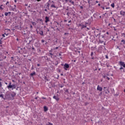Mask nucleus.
Instances as JSON below:
<instances>
[{"label":"nucleus","mask_w":125,"mask_h":125,"mask_svg":"<svg viewBox=\"0 0 125 125\" xmlns=\"http://www.w3.org/2000/svg\"><path fill=\"white\" fill-rule=\"evenodd\" d=\"M72 1H72V0H69V2H70V3H71Z\"/></svg>","instance_id":"48"},{"label":"nucleus","mask_w":125,"mask_h":125,"mask_svg":"<svg viewBox=\"0 0 125 125\" xmlns=\"http://www.w3.org/2000/svg\"><path fill=\"white\" fill-rule=\"evenodd\" d=\"M40 35H41V36H43V31H42V30H41L39 32Z\"/></svg>","instance_id":"16"},{"label":"nucleus","mask_w":125,"mask_h":125,"mask_svg":"<svg viewBox=\"0 0 125 125\" xmlns=\"http://www.w3.org/2000/svg\"><path fill=\"white\" fill-rule=\"evenodd\" d=\"M80 8H81V9H83V6H80Z\"/></svg>","instance_id":"40"},{"label":"nucleus","mask_w":125,"mask_h":125,"mask_svg":"<svg viewBox=\"0 0 125 125\" xmlns=\"http://www.w3.org/2000/svg\"><path fill=\"white\" fill-rule=\"evenodd\" d=\"M41 42H42V43L44 42V40H42L41 41Z\"/></svg>","instance_id":"33"},{"label":"nucleus","mask_w":125,"mask_h":125,"mask_svg":"<svg viewBox=\"0 0 125 125\" xmlns=\"http://www.w3.org/2000/svg\"><path fill=\"white\" fill-rule=\"evenodd\" d=\"M32 49H33V50H36L35 49V48L34 47V46L32 47Z\"/></svg>","instance_id":"42"},{"label":"nucleus","mask_w":125,"mask_h":125,"mask_svg":"<svg viewBox=\"0 0 125 125\" xmlns=\"http://www.w3.org/2000/svg\"><path fill=\"white\" fill-rule=\"evenodd\" d=\"M104 79H106V78H107V76H104Z\"/></svg>","instance_id":"44"},{"label":"nucleus","mask_w":125,"mask_h":125,"mask_svg":"<svg viewBox=\"0 0 125 125\" xmlns=\"http://www.w3.org/2000/svg\"><path fill=\"white\" fill-rule=\"evenodd\" d=\"M42 99H46V98H44V97H42Z\"/></svg>","instance_id":"55"},{"label":"nucleus","mask_w":125,"mask_h":125,"mask_svg":"<svg viewBox=\"0 0 125 125\" xmlns=\"http://www.w3.org/2000/svg\"><path fill=\"white\" fill-rule=\"evenodd\" d=\"M59 56H61V53H59Z\"/></svg>","instance_id":"53"},{"label":"nucleus","mask_w":125,"mask_h":125,"mask_svg":"<svg viewBox=\"0 0 125 125\" xmlns=\"http://www.w3.org/2000/svg\"><path fill=\"white\" fill-rule=\"evenodd\" d=\"M5 99H8V100H11V99H12V98L10 95V92H7L5 94Z\"/></svg>","instance_id":"3"},{"label":"nucleus","mask_w":125,"mask_h":125,"mask_svg":"<svg viewBox=\"0 0 125 125\" xmlns=\"http://www.w3.org/2000/svg\"><path fill=\"white\" fill-rule=\"evenodd\" d=\"M105 58H106V59H109V57H108V56L106 55V56H105Z\"/></svg>","instance_id":"32"},{"label":"nucleus","mask_w":125,"mask_h":125,"mask_svg":"<svg viewBox=\"0 0 125 125\" xmlns=\"http://www.w3.org/2000/svg\"><path fill=\"white\" fill-rule=\"evenodd\" d=\"M6 5H9V1L6 2Z\"/></svg>","instance_id":"29"},{"label":"nucleus","mask_w":125,"mask_h":125,"mask_svg":"<svg viewBox=\"0 0 125 125\" xmlns=\"http://www.w3.org/2000/svg\"><path fill=\"white\" fill-rule=\"evenodd\" d=\"M2 84H1V82H0V87H1Z\"/></svg>","instance_id":"35"},{"label":"nucleus","mask_w":125,"mask_h":125,"mask_svg":"<svg viewBox=\"0 0 125 125\" xmlns=\"http://www.w3.org/2000/svg\"><path fill=\"white\" fill-rule=\"evenodd\" d=\"M44 11L47 12V9H44Z\"/></svg>","instance_id":"47"},{"label":"nucleus","mask_w":125,"mask_h":125,"mask_svg":"<svg viewBox=\"0 0 125 125\" xmlns=\"http://www.w3.org/2000/svg\"><path fill=\"white\" fill-rule=\"evenodd\" d=\"M94 33H95V34H96V33H97V31H96V30H95V31H94Z\"/></svg>","instance_id":"49"},{"label":"nucleus","mask_w":125,"mask_h":125,"mask_svg":"<svg viewBox=\"0 0 125 125\" xmlns=\"http://www.w3.org/2000/svg\"><path fill=\"white\" fill-rule=\"evenodd\" d=\"M92 21V17H91L89 20H88V22L90 24L91 23Z\"/></svg>","instance_id":"13"},{"label":"nucleus","mask_w":125,"mask_h":125,"mask_svg":"<svg viewBox=\"0 0 125 125\" xmlns=\"http://www.w3.org/2000/svg\"><path fill=\"white\" fill-rule=\"evenodd\" d=\"M93 54H94L93 52H91L90 55L91 57L93 56Z\"/></svg>","instance_id":"28"},{"label":"nucleus","mask_w":125,"mask_h":125,"mask_svg":"<svg viewBox=\"0 0 125 125\" xmlns=\"http://www.w3.org/2000/svg\"><path fill=\"white\" fill-rule=\"evenodd\" d=\"M106 14H107L106 13H105L104 14H103V16H106Z\"/></svg>","instance_id":"39"},{"label":"nucleus","mask_w":125,"mask_h":125,"mask_svg":"<svg viewBox=\"0 0 125 125\" xmlns=\"http://www.w3.org/2000/svg\"><path fill=\"white\" fill-rule=\"evenodd\" d=\"M121 42H123V44H125V40H122L121 41Z\"/></svg>","instance_id":"25"},{"label":"nucleus","mask_w":125,"mask_h":125,"mask_svg":"<svg viewBox=\"0 0 125 125\" xmlns=\"http://www.w3.org/2000/svg\"><path fill=\"white\" fill-rule=\"evenodd\" d=\"M120 65H121V66H123V67H124V68H125V62H120Z\"/></svg>","instance_id":"8"},{"label":"nucleus","mask_w":125,"mask_h":125,"mask_svg":"<svg viewBox=\"0 0 125 125\" xmlns=\"http://www.w3.org/2000/svg\"><path fill=\"white\" fill-rule=\"evenodd\" d=\"M45 23H47V22H49V18H48V17H45Z\"/></svg>","instance_id":"9"},{"label":"nucleus","mask_w":125,"mask_h":125,"mask_svg":"<svg viewBox=\"0 0 125 125\" xmlns=\"http://www.w3.org/2000/svg\"><path fill=\"white\" fill-rule=\"evenodd\" d=\"M65 1V2H68V0H63Z\"/></svg>","instance_id":"38"},{"label":"nucleus","mask_w":125,"mask_h":125,"mask_svg":"<svg viewBox=\"0 0 125 125\" xmlns=\"http://www.w3.org/2000/svg\"><path fill=\"white\" fill-rule=\"evenodd\" d=\"M120 70H121V72H125V69L123 67H122V66H121V67L120 68Z\"/></svg>","instance_id":"19"},{"label":"nucleus","mask_w":125,"mask_h":125,"mask_svg":"<svg viewBox=\"0 0 125 125\" xmlns=\"http://www.w3.org/2000/svg\"><path fill=\"white\" fill-rule=\"evenodd\" d=\"M30 28H31V29H33V26L32 25H30Z\"/></svg>","instance_id":"46"},{"label":"nucleus","mask_w":125,"mask_h":125,"mask_svg":"<svg viewBox=\"0 0 125 125\" xmlns=\"http://www.w3.org/2000/svg\"><path fill=\"white\" fill-rule=\"evenodd\" d=\"M32 25H33V26H36V25H37V23L35 22H31Z\"/></svg>","instance_id":"23"},{"label":"nucleus","mask_w":125,"mask_h":125,"mask_svg":"<svg viewBox=\"0 0 125 125\" xmlns=\"http://www.w3.org/2000/svg\"><path fill=\"white\" fill-rule=\"evenodd\" d=\"M114 31H117V29H116V28H114Z\"/></svg>","instance_id":"60"},{"label":"nucleus","mask_w":125,"mask_h":125,"mask_svg":"<svg viewBox=\"0 0 125 125\" xmlns=\"http://www.w3.org/2000/svg\"><path fill=\"white\" fill-rule=\"evenodd\" d=\"M14 7H15V9H16V5H14Z\"/></svg>","instance_id":"52"},{"label":"nucleus","mask_w":125,"mask_h":125,"mask_svg":"<svg viewBox=\"0 0 125 125\" xmlns=\"http://www.w3.org/2000/svg\"><path fill=\"white\" fill-rule=\"evenodd\" d=\"M97 90H99V91H102V90H103V88L100 87V86L98 85L97 87Z\"/></svg>","instance_id":"6"},{"label":"nucleus","mask_w":125,"mask_h":125,"mask_svg":"<svg viewBox=\"0 0 125 125\" xmlns=\"http://www.w3.org/2000/svg\"><path fill=\"white\" fill-rule=\"evenodd\" d=\"M15 28H16V29H17V30H19V26H18V25L15 26Z\"/></svg>","instance_id":"27"},{"label":"nucleus","mask_w":125,"mask_h":125,"mask_svg":"<svg viewBox=\"0 0 125 125\" xmlns=\"http://www.w3.org/2000/svg\"><path fill=\"white\" fill-rule=\"evenodd\" d=\"M10 94L12 100H13L14 97L16 96V93L14 92H10Z\"/></svg>","instance_id":"4"},{"label":"nucleus","mask_w":125,"mask_h":125,"mask_svg":"<svg viewBox=\"0 0 125 125\" xmlns=\"http://www.w3.org/2000/svg\"><path fill=\"white\" fill-rule=\"evenodd\" d=\"M47 9H49V3H48L46 7Z\"/></svg>","instance_id":"26"},{"label":"nucleus","mask_w":125,"mask_h":125,"mask_svg":"<svg viewBox=\"0 0 125 125\" xmlns=\"http://www.w3.org/2000/svg\"><path fill=\"white\" fill-rule=\"evenodd\" d=\"M52 2L53 3V4H54V1H52Z\"/></svg>","instance_id":"62"},{"label":"nucleus","mask_w":125,"mask_h":125,"mask_svg":"<svg viewBox=\"0 0 125 125\" xmlns=\"http://www.w3.org/2000/svg\"><path fill=\"white\" fill-rule=\"evenodd\" d=\"M2 37H3V38H5V36L4 35V34H2Z\"/></svg>","instance_id":"43"},{"label":"nucleus","mask_w":125,"mask_h":125,"mask_svg":"<svg viewBox=\"0 0 125 125\" xmlns=\"http://www.w3.org/2000/svg\"><path fill=\"white\" fill-rule=\"evenodd\" d=\"M48 56H49V57H51V58H54V55H53V54H52V53H48Z\"/></svg>","instance_id":"7"},{"label":"nucleus","mask_w":125,"mask_h":125,"mask_svg":"<svg viewBox=\"0 0 125 125\" xmlns=\"http://www.w3.org/2000/svg\"><path fill=\"white\" fill-rule=\"evenodd\" d=\"M91 59L93 60H94V57L93 56L91 57Z\"/></svg>","instance_id":"37"},{"label":"nucleus","mask_w":125,"mask_h":125,"mask_svg":"<svg viewBox=\"0 0 125 125\" xmlns=\"http://www.w3.org/2000/svg\"><path fill=\"white\" fill-rule=\"evenodd\" d=\"M111 7H113V8H114V7H115V3H112V4H111Z\"/></svg>","instance_id":"22"},{"label":"nucleus","mask_w":125,"mask_h":125,"mask_svg":"<svg viewBox=\"0 0 125 125\" xmlns=\"http://www.w3.org/2000/svg\"><path fill=\"white\" fill-rule=\"evenodd\" d=\"M0 97H1V98H2L3 99H4V100H5V98H4V97H3V94H0Z\"/></svg>","instance_id":"20"},{"label":"nucleus","mask_w":125,"mask_h":125,"mask_svg":"<svg viewBox=\"0 0 125 125\" xmlns=\"http://www.w3.org/2000/svg\"><path fill=\"white\" fill-rule=\"evenodd\" d=\"M4 14L5 16H8V15H10L11 14V12H5Z\"/></svg>","instance_id":"12"},{"label":"nucleus","mask_w":125,"mask_h":125,"mask_svg":"<svg viewBox=\"0 0 125 125\" xmlns=\"http://www.w3.org/2000/svg\"><path fill=\"white\" fill-rule=\"evenodd\" d=\"M25 6H28V4H25Z\"/></svg>","instance_id":"56"},{"label":"nucleus","mask_w":125,"mask_h":125,"mask_svg":"<svg viewBox=\"0 0 125 125\" xmlns=\"http://www.w3.org/2000/svg\"><path fill=\"white\" fill-rule=\"evenodd\" d=\"M105 9H109V7H106Z\"/></svg>","instance_id":"59"},{"label":"nucleus","mask_w":125,"mask_h":125,"mask_svg":"<svg viewBox=\"0 0 125 125\" xmlns=\"http://www.w3.org/2000/svg\"><path fill=\"white\" fill-rule=\"evenodd\" d=\"M71 22H72L71 21H68V23H71Z\"/></svg>","instance_id":"51"},{"label":"nucleus","mask_w":125,"mask_h":125,"mask_svg":"<svg viewBox=\"0 0 125 125\" xmlns=\"http://www.w3.org/2000/svg\"><path fill=\"white\" fill-rule=\"evenodd\" d=\"M2 6H3V5H0V10H3V7H2Z\"/></svg>","instance_id":"24"},{"label":"nucleus","mask_w":125,"mask_h":125,"mask_svg":"<svg viewBox=\"0 0 125 125\" xmlns=\"http://www.w3.org/2000/svg\"><path fill=\"white\" fill-rule=\"evenodd\" d=\"M96 38L98 37L99 42L101 43H103L104 40H105V35H101V33H98V34H95Z\"/></svg>","instance_id":"1"},{"label":"nucleus","mask_w":125,"mask_h":125,"mask_svg":"<svg viewBox=\"0 0 125 125\" xmlns=\"http://www.w3.org/2000/svg\"><path fill=\"white\" fill-rule=\"evenodd\" d=\"M69 64H67V63H65L63 66V68L64 69V70H65L66 71H67V69H68L69 68Z\"/></svg>","instance_id":"5"},{"label":"nucleus","mask_w":125,"mask_h":125,"mask_svg":"<svg viewBox=\"0 0 125 125\" xmlns=\"http://www.w3.org/2000/svg\"><path fill=\"white\" fill-rule=\"evenodd\" d=\"M55 48H56V49H58L59 47H56Z\"/></svg>","instance_id":"57"},{"label":"nucleus","mask_w":125,"mask_h":125,"mask_svg":"<svg viewBox=\"0 0 125 125\" xmlns=\"http://www.w3.org/2000/svg\"><path fill=\"white\" fill-rule=\"evenodd\" d=\"M87 24H88V22H86L85 25H82V29H83V28H86V25H87Z\"/></svg>","instance_id":"15"},{"label":"nucleus","mask_w":125,"mask_h":125,"mask_svg":"<svg viewBox=\"0 0 125 125\" xmlns=\"http://www.w3.org/2000/svg\"><path fill=\"white\" fill-rule=\"evenodd\" d=\"M37 1H41L42 0H36Z\"/></svg>","instance_id":"58"},{"label":"nucleus","mask_w":125,"mask_h":125,"mask_svg":"<svg viewBox=\"0 0 125 125\" xmlns=\"http://www.w3.org/2000/svg\"><path fill=\"white\" fill-rule=\"evenodd\" d=\"M35 99H38V97L35 98Z\"/></svg>","instance_id":"63"},{"label":"nucleus","mask_w":125,"mask_h":125,"mask_svg":"<svg viewBox=\"0 0 125 125\" xmlns=\"http://www.w3.org/2000/svg\"><path fill=\"white\" fill-rule=\"evenodd\" d=\"M51 7L52 8H56V6H55V4H53L51 5Z\"/></svg>","instance_id":"18"},{"label":"nucleus","mask_w":125,"mask_h":125,"mask_svg":"<svg viewBox=\"0 0 125 125\" xmlns=\"http://www.w3.org/2000/svg\"><path fill=\"white\" fill-rule=\"evenodd\" d=\"M30 77H34V76H36V72L34 71L33 73L30 74Z\"/></svg>","instance_id":"11"},{"label":"nucleus","mask_w":125,"mask_h":125,"mask_svg":"<svg viewBox=\"0 0 125 125\" xmlns=\"http://www.w3.org/2000/svg\"><path fill=\"white\" fill-rule=\"evenodd\" d=\"M69 14L70 13L69 12L67 13L66 15H67V16H69Z\"/></svg>","instance_id":"34"},{"label":"nucleus","mask_w":125,"mask_h":125,"mask_svg":"<svg viewBox=\"0 0 125 125\" xmlns=\"http://www.w3.org/2000/svg\"><path fill=\"white\" fill-rule=\"evenodd\" d=\"M15 2H17V0H14Z\"/></svg>","instance_id":"54"},{"label":"nucleus","mask_w":125,"mask_h":125,"mask_svg":"<svg viewBox=\"0 0 125 125\" xmlns=\"http://www.w3.org/2000/svg\"><path fill=\"white\" fill-rule=\"evenodd\" d=\"M7 87L8 89H10L11 88L12 90H13V89L16 88V85L15 84H12L11 82H10Z\"/></svg>","instance_id":"2"},{"label":"nucleus","mask_w":125,"mask_h":125,"mask_svg":"<svg viewBox=\"0 0 125 125\" xmlns=\"http://www.w3.org/2000/svg\"><path fill=\"white\" fill-rule=\"evenodd\" d=\"M103 9H104H104H105V8L104 7H103Z\"/></svg>","instance_id":"64"},{"label":"nucleus","mask_w":125,"mask_h":125,"mask_svg":"<svg viewBox=\"0 0 125 125\" xmlns=\"http://www.w3.org/2000/svg\"><path fill=\"white\" fill-rule=\"evenodd\" d=\"M37 66H38V67H40V66H41V65L39 63H38Z\"/></svg>","instance_id":"41"},{"label":"nucleus","mask_w":125,"mask_h":125,"mask_svg":"<svg viewBox=\"0 0 125 125\" xmlns=\"http://www.w3.org/2000/svg\"><path fill=\"white\" fill-rule=\"evenodd\" d=\"M53 99H55V100H56L57 101H59V98L58 96H54Z\"/></svg>","instance_id":"10"},{"label":"nucleus","mask_w":125,"mask_h":125,"mask_svg":"<svg viewBox=\"0 0 125 125\" xmlns=\"http://www.w3.org/2000/svg\"><path fill=\"white\" fill-rule=\"evenodd\" d=\"M117 49L119 48V50H121V48H119V46H117V47H116Z\"/></svg>","instance_id":"36"},{"label":"nucleus","mask_w":125,"mask_h":125,"mask_svg":"<svg viewBox=\"0 0 125 125\" xmlns=\"http://www.w3.org/2000/svg\"><path fill=\"white\" fill-rule=\"evenodd\" d=\"M13 83H15V81L14 80H12Z\"/></svg>","instance_id":"61"},{"label":"nucleus","mask_w":125,"mask_h":125,"mask_svg":"<svg viewBox=\"0 0 125 125\" xmlns=\"http://www.w3.org/2000/svg\"><path fill=\"white\" fill-rule=\"evenodd\" d=\"M120 14H121V15H123V16H125V12H124L123 11H121Z\"/></svg>","instance_id":"14"},{"label":"nucleus","mask_w":125,"mask_h":125,"mask_svg":"<svg viewBox=\"0 0 125 125\" xmlns=\"http://www.w3.org/2000/svg\"><path fill=\"white\" fill-rule=\"evenodd\" d=\"M43 109H44V111L45 112H46V111H47L48 110V109L47 108V107H46V106H44L43 107Z\"/></svg>","instance_id":"17"},{"label":"nucleus","mask_w":125,"mask_h":125,"mask_svg":"<svg viewBox=\"0 0 125 125\" xmlns=\"http://www.w3.org/2000/svg\"><path fill=\"white\" fill-rule=\"evenodd\" d=\"M67 20H65L64 21V22H67Z\"/></svg>","instance_id":"50"},{"label":"nucleus","mask_w":125,"mask_h":125,"mask_svg":"<svg viewBox=\"0 0 125 125\" xmlns=\"http://www.w3.org/2000/svg\"><path fill=\"white\" fill-rule=\"evenodd\" d=\"M106 79L108 80V81H110V78L106 76Z\"/></svg>","instance_id":"31"},{"label":"nucleus","mask_w":125,"mask_h":125,"mask_svg":"<svg viewBox=\"0 0 125 125\" xmlns=\"http://www.w3.org/2000/svg\"><path fill=\"white\" fill-rule=\"evenodd\" d=\"M69 90L68 89L65 90V92H68Z\"/></svg>","instance_id":"45"},{"label":"nucleus","mask_w":125,"mask_h":125,"mask_svg":"<svg viewBox=\"0 0 125 125\" xmlns=\"http://www.w3.org/2000/svg\"><path fill=\"white\" fill-rule=\"evenodd\" d=\"M11 9L12 11H15V10H16V9L15 8V7H11Z\"/></svg>","instance_id":"21"},{"label":"nucleus","mask_w":125,"mask_h":125,"mask_svg":"<svg viewBox=\"0 0 125 125\" xmlns=\"http://www.w3.org/2000/svg\"><path fill=\"white\" fill-rule=\"evenodd\" d=\"M71 3H72V4H73V5H75V2L73 1H72V2H71Z\"/></svg>","instance_id":"30"}]
</instances>
